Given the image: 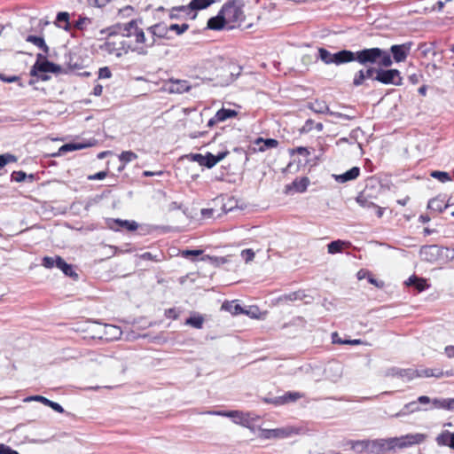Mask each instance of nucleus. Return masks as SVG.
<instances>
[{
  "label": "nucleus",
  "instance_id": "f257e3e1",
  "mask_svg": "<svg viewBox=\"0 0 454 454\" xmlns=\"http://www.w3.org/2000/svg\"><path fill=\"white\" fill-rule=\"evenodd\" d=\"M412 45V42H406L402 44H393L388 50L380 47L364 48V67L369 64L392 67L394 62H403L410 54Z\"/></svg>",
  "mask_w": 454,
  "mask_h": 454
},
{
  "label": "nucleus",
  "instance_id": "f03ea898",
  "mask_svg": "<svg viewBox=\"0 0 454 454\" xmlns=\"http://www.w3.org/2000/svg\"><path fill=\"white\" fill-rule=\"evenodd\" d=\"M425 439L426 434L417 433L407 434L400 437L370 440L368 453L385 454L387 451L395 450L396 448L404 449L415 444H419L423 442Z\"/></svg>",
  "mask_w": 454,
  "mask_h": 454
},
{
  "label": "nucleus",
  "instance_id": "7ed1b4c3",
  "mask_svg": "<svg viewBox=\"0 0 454 454\" xmlns=\"http://www.w3.org/2000/svg\"><path fill=\"white\" fill-rule=\"evenodd\" d=\"M317 52V58L326 65L335 64L340 66L356 61L364 66L363 49L356 51L343 49L332 53L327 49L321 47L318 48Z\"/></svg>",
  "mask_w": 454,
  "mask_h": 454
},
{
  "label": "nucleus",
  "instance_id": "20e7f679",
  "mask_svg": "<svg viewBox=\"0 0 454 454\" xmlns=\"http://www.w3.org/2000/svg\"><path fill=\"white\" fill-rule=\"evenodd\" d=\"M243 0H230L225 3L221 11H223V16L227 24L237 23L236 27H240L245 19Z\"/></svg>",
  "mask_w": 454,
  "mask_h": 454
},
{
  "label": "nucleus",
  "instance_id": "39448f33",
  "mask_svg": "<svg viewBox=\"0 0 454 454\" xmlns=\"http://www.w3.org/2000/svg\"><path fill=\"white\" fill-rule=\"evenodd\" d=\"M301 431V427H296L293 426L273 429L259 428L258 437L262 440L285 439L294 434H300Z\"/></svg>",
  "mask_w": 454,
  "mask_h": 454
},
{
  "label": "nucleus",
  "instance_id": "423d86ee",
  "mask_svg": "<svg viewBox=\"0 0 454 454\" xmlns=\"http://www.w3.org/2000/svg\"><path fill=\"white\" fill-rule=\"evenodd\" d=\"M379 66L378 75H375V82L384 85H403V76L401 72L396 68H390L391 67Z\"/></svg>",
  "mask_w": 454,
  "mask_h": 454
},
{
  "label": "nucleus",
  "instance_id": "0eeeda50",
  "mask_svg": "<svg viewBox=\"0 0 454 454\" xmlns=\"http://www.w3.org/2000/svg\"><path fill=\"white\" fill-rule=\"evenodd\" d=\"M431 403V398L427 395H420L417 398V400L411 401L403 405V407L395 415V418L403 417L414 412H418L420 411H430L432 408L429 405Z\"/></svg>",
  "mask_w": 454,
  "mask_h": 454
},
{
  "label": "nucleus",
  "instance_id": "6e6552de",
  "mask_svg": "<svg viewBox=\"0 0 454 454\" xmlns=\"http://www.w3.org/2000/svg\"><path fill=\"white\" fill-rule=\"evenodd\" d=\"M106 224L107 228L114 231H120L122 229L128 231H135L138 228V223L134 220H123L120 218H106Z\"/></svg>",
  "mask_w": 454,
  "mask_h": 454
},
{
  "label": "nucleus",
  "instance_id": "1a4fd4ad",
  "mask_svg": "<svg viewBox=\"0 0 454 454\" xmlns=\"http://www.w3.org/2000/svg\"><path fill=\"white\" fill-rule=\"evenodd\" d=\"M98 143L96 138H90L89 140H83L82 142H69L62 145L57 153H54L53 156H61L66 153L74 152L77 150H82L85 148H89L96 145Z\"/></svg>",
  "mask_w": 454,
  "mask_h": 454
},
{
  "label": "nucleus",
  "instance_id": "9d476101",
  "mask_svg": "<svg viewBox=\"0 0 454 454\" xmlns=\"http://www.w3.org/2000/svg\"><path fill=\"white\" fill-rule=\"evenodd\" d=\"M208 413L229 417L231 418L233 422L236 424H239L247 428L252 427V420L248 418V414H245L239 411H208Z\"/></svg>",
  "mask_w": 454,
  "mask_h": 454
},
{
  "label": "nucleus",
  "instance_id": "9b49d317",
  "mask_svg": "<svg viewBox=\"0 0 454 454\" xmlns=\"http://www.w3.org/2000/svg\"><path fill=\"white\" fill-rule=\"evenodd\" d=\"M235 25H228L223 16V11H219L215 16H213L207 20V29L220 31L223 29L231 30L235 28Z\"/></svg>",
  "mask_w": 454,
  "mask_h": 454
},
{
  "label": "nucleus",
  "instance_id": "f8f14e48",
  "mask_svg": "<svg viewBox=\"0 0 454 454\" xmlns=\"http://www.w3.org/2000/svg\"><path fill=\"white\" fill-rule=\"evenodd\" d=\"M310 181L307 176H301L295 178L291 184L285 186L286 193H303L307 191Z\"/></svg>",
  "mask_w": 454,
  "mask_h": 454
},
{
  "label": "nucleus",
  "instance_id": "ddd939ff",
  "mask_svg": "<svg viewBox=\"0 0 454 454\" xmlns=\"http://www.w3.org/2000/svg\"><path fill=\"white\" fill-rule=\"evenodd\" d=\"M385 376L387 377H397L401 379H407L408 380H411L414 378H416V370H413L411 368L403 369L398 368L395 366L388 368L386 372Z\"/></svg>",
  "mask_w": 454,
  "mask_h": 454
},
{
  "label": "nucleus",
  "instance_id": "4468645a",
  "mask_svg": "<svg viewBox=\"0 0 454 454\" xmlns=\"http://www.w3.org/2000/svg\"><path fill=\"white\" fill-rule=\"evenodd\" d=\"M55 266L59 269L65 276L72 278L74 280L78 279L79 276L74 270L73 265L67 263L61 256H55Z\"/></svg>",
  "mask_w": 454,
  "mask_h": 454
},
{
  "label": "nucleus",
  "instance_id": "2eb2a0df",
  "mask_svg": "<svg viewBox=\"0 0 454 454\" xmlns=\"http://www.w3.org/2000/svg\"><path fill=\"white\" fill-rule=\"evenodd\" d=\"M360 168L355 166L342 174H333V177L337 183L345 184L347 182L356 180L360 176Z\"/></svg>",
  "mask_w": 454,
  "mask_h": 454
},
{
  "label": "nucleus",
  "instance_id": "dca6fc26",
  "mask_svg": "<svg viewBox=\"0 0 454 454\" xmlns=\"http://www.w3.org/2000/svg\"><path fill=\"white\" fill-rule=\"evenodd\" d=\"M430 408L445 410L449 411H454V397L453 398H431Z\"/></svg>",
  "mask_w": 454,
  "mask_h": 454
},
{
  "label": "nucleus",
  "instance_id": "f3484780",
  "mask_svg": "<svg viewBox=\"0 0 454 454\" xmlns=\"http://www.w3.org/2000/svg\"><path fill=\"white\" fill-rule=\"evenodd\" d=\"M282 301H302L305 300V303H310L313 298L307 294L303 290H298L295 292H291L289 294H283L280 298Z\"/></svg>",
  "mask_w": 454,
  "mask_h": 454
},
{
  "label": "nucleus",
  "instance_id": "a211bd4d",
  "mask_svg": "<svg viewBox=\"0 0 454 454\" xmlns=\"http://www.w3.org/2000/svg\"><path fill=\"white\" fill-rule=\"evenodd\" d=\"M129 51H136L140 55L147 54V50H145V47H132L129 42L123 40L120 43V47L117 48L115 55L117 58H121L123 54H127Z\"/></svg>",
  "mask_w": 454,
  "mask_h": 454
},
{
  "label": "nucleus",
  "instance_id": "6ab92c4d",
  "mask_svg": "<svg viewBox=\"0 0 454 454\" xmlns=\"http://www.w3.org/2000/svg\"><path fill=\"white\" fill-rule=\"evenodd\" d=\"M405 285L408 286H413L418 292H423L429 288L427 280L424 278L418 277L416 275L411 276L406 281Z\"/></svg>",
  "mask_w": 454,
  "mask_h": 454
},
{
  "label": "nucleus",
  "instance_id": "aec40b11",
  "mask_svg": "<svg viewBox=\"0 0 454 454\" xmlns=\"http://www.w3.org/2000/svg\"><path fill=\"white\" fill-rule=\"evenodd\" d=\"M54 25L67 32L71 30L70 15L67 12H59L57 13Z\"/></svg>",
  "mask_w": 454,
  "mask_h": 454
},
{
  "label": "nucleus",
  "instance_id": "412c9836",
  "mask_svg": "<svg viewBox=\"0 0 454 454\" xmlns=\"http://www.w3.org/2000/svg\"><path fill=\"white\" fill-rule=\"evenodd\" d=\"M25 41L30 43H33L38 49H40L43 53L49 54L50 47L47 45L45 39L42 35H28L26 36Z\"/></svg>",
  "mask_w": 454,
  "mask_h": 454
},
{
  "label": "nucleus",
  "instance_id": "4be33fe9",
  "mask_svg": "<svg viewBox=\"0 0 454 454\" xmlns=\"http://www.w3.org/2000/svg\"><path fill=\"white\" fill-rule=\"evenodd\" d=\"M439 446H446L454 450V432L442 431L435 439Z\"/></svg>",
  "mask_w": 454,
  "mask_h": 454
},
{
  "label": "nucleus",
  "instance_id": "5701e85b",
  "mask_svg": "<svg viewBox=\"0 0 454 454\" xmlns=\"http://www.w3.org/2000/svg\"><path fill=\"white\" fill-rule=\"evenodd\" d=\"M38 73H51V74H61L63 72V67L50 60H45L43 65H36Z\"/></svg>",
  "mask_w": 454,
  "mask_h": 454
},
{
  "label": "nucleus",
  "instance_id": "b1692460",
  "mask_svg": "<svg viewBox=\"0 0 454 454\" xmlns=\"http://www.w3.org/2000/svg\"><path fill=\"white\" fill-rule=\"evenodd\" d=\"M351 247V242L342 239H335L327 245V252L331 254L341 253L345 247Z\"/></svg>",
  "mask_w": 454,
  "mask_h": 454
},
{
  "label": "nucleus",
  "instance_id": "393cba45",
  "mask_svg": "<svg viewBox=\"0 0 454 454\" xmlns=\"http://www.w3.org/2000/svg\"><path fill=\"white\" fill-rule=\"evenodd\" d=\"M27 400L40 402V403H43L44 405L51 407L54 411L58 412V413L65 412L64 408L59 403L53 402L43 395H32V396L28 397Z\"/></svg>",
  "mask_w": 454,
  "mask_h": 454
},
{
  "label": "nucleus",
  "instance_id": "a878e982",
  "mask_svg": "<svg viewBox=\"0 0 454 454\" xmlns=\"http://www.w3.org/2000/svg\"><path fill=\"white\" fill-rule=\"evenodd\" d=\"M67 69H63V72L67 74L69 71L80 70L82 68V65L79 62V59L76 55L68 54L65 56Z\"/></svg>",
  "mask_w": 454,
  "mask_h": 454
},
{
  "label": "nucleus",
  "instance_id": "bb28decb",
  "mask_svg": "<svg viewBox=\"0 0 454 454\" xmlns=\"http://www.w3.org/2000/svg\"><path fill=\"white\" fill-rule=\"evenodd\" d=\"M231 256H214L209 254H204L200 258L201 262H209L211 265L215 267H219L224 263L230 262Z\"/></svg>",
  "mask_w": 454,
  "mask_h": 454
},
{
  "label": "nucleus",
  "instance_id": "cd10ccee",
  "mask_svg": "<svg viewBox=\"0 0 454 454\" xmlns=\"http://www.w3.org/2000/svg\"><path fill=\"white\" fill-rule=\"evenodd\" d=\"M190 90V85L187 81L184 80H176L171 81L169 84L168 90L170 93H184Z\"/></svg>",
  "mask_w": 454,
  "mask_h": 454
},
{
  "label": "nucleus",
  "instance_id": "c85d7f7f",
  "mask_svg": "<svg viewBox=\"0 0 454 454\" xmlns=\"http://www.w3.org/2000/svg\"><path fill=\"white\" fill-rule=\"evenodd\" d=\"M349 445L350 448L357 453L368 452L370 447V440H348L346 443Z\"/></svg>",
  "mask_w": 454,
  "mask_h": 454
},
{
  "label": "nucleus",
  "instance_id": "c756f323",
  "mask_svg": "<svg viewBox=\"0 0 454 454\" xmlns=\"http://www.w3.org/2000/svg\"><path fill=\"white\" fill-rule=\"evenodd\" d=\"M416 377L419 378H429V377H435V378H442L443 377V371L440 369H431V368H425V369H417L416 370Z\"/></svg>",
  "mask_w": 454,
  "mask_h": 454
},
{
  "label": "nucleus",
  "instance_id": "7c9ffc66",
  "mask_svg": "<svg viewBox=\"0 0 454 454\" xmlns=\"http://www.w3.org/2000/svg\"><path fill=\"white\" fill-rule=\"evenodd\" d=\"M371 196L367 194L366 190L361 192L356 198V201L364 208H371L375 207V203L371 200Z\"/></svg>",
  "mask_w": 454,
  "mask_h": 454
},
{
  "label": "nucleus",
  "instance_id": "2f4dec72",
  "mask_svg": "<svg viewBox=\"0 0 454 454\" xmlns=\"http://www.w3.org/2000/svg\"><path fill=\"white\" fill-rule=\"evenodd\" d=\"M448 207V204H444V200L439 197L429 200L427 208L434 212L442 213Z\"/></svg>",
  "mask_w": 454,
  "mask_h": 454
},
{
  "label": "nucleus",
  "instance_id": "473e14b6",
  "mask_svg": "<svg viewBox=\"0 0 454 454\" xmlns=\"http://www.w3.org/2000/svg\"><path fill=\"white\" fill-rule=\"evenodd\" d=\"M303 397V394L300 392H294V391H288L286 392L283 395H279V400L278 401L280 405H284L288 403H294L297 400Z\"/></svg>",
  "mask_w": 454,
  "mask_h": 454
},
{
  "label": "nucleus",
  "instance_id": "72a5a7b5",
  "mask_svg": "<svg viewBox=\"0 0 454 454\" xmlns=\"http://www.w3.org/2000/svg\"><path fill=\"white\" fill-rule=\"evenodd\" d=\"M204 324V317L200 313H193L185 319V325L195 329H201Z\"/></svg>",
  "mask_w": 454,
  "mask_h": 454
},
{
  "label": "nucleus",
  "instance_id": "f704fd0d",
  "mask_svg": "<svg viewBox=\"0 0 454 454\" xmlns=\"http://www.w3.org/2000/svg\"><path fill=\"white\" fill-rule=\"evenodd\" d=\"M308 108L316 114H327L329 106L325 101L316 99L314 102L308 104Z\"/></svg>",
  "mask_w": 454,
  "mask_h": 454
},
{
  "label": "nucleus",
  "instance_id": "c9c22d12",
  "mask_svg": "<svg viewBox=\"0 0 454 454\" xmlns=\"http://www.w3.org/2000/svg\"><path fill=\"white\" fill-rule=\"evenodd\" d=\"M238 115V112L234 109L221 108L215 113V119L225 121L228 119L234 118Z\"/></svg>",
  "mask_w": 454,
  "mask_h": 454
},
{
  "label": "nucleus",
  "instance_id": "e433bc0d",
  "mask_svg": "<svg viewBox=\"0 0 454 454\" xmlns=\"http://www.w3.org/2000/svg\"><path fill=\"white\" fill-rule=\"evenodd\" d=\"M261 143H262L263 145L260 146V152H263L267 149L276 148L278 145V141L275 138H256L255 144L260 145Z\"/></svg>",
  "mask_w": 454,
  "mask_h": 454
},
{
  "label": "nucleus",
  "instance_id": "4c0bfd02",
  "mask_svg": "<svg viewBox=\"0 0 454 454\" xmlns=\"http://www.w3.org/2000/svg\"><path fill=\"white\" fill-rule=\"evenodd\" d=\"M222 309L229 311L231 315L234 316L240 314H247V311L245 310L244 308L239 303L232 304L230 302H224L222 305Z\"/></svg>",
  "mask_w": 454,
  "mask_h": 454
},
{
  "label": "nucleus",
  "instance_id": "58836bf2",
  "mask_svg": "<svg viewBox=\"0 0 454 454\" xmlns=\"http://www.w3.org/2000/svg\"><path fill=\"white\" fill-rule=\"evenodd\" d=\"M182 257L185 259H190L192 262L200 261L199 256H202L203 250L201 249H185L181 251Z\"/></svg>",
  "mask_w": 454,
  "mask_h": 454
},
{
  "label": "nucleus",
  "instance_id": "ea45409f",
  "mask_svg": "<svg viewBox=\"0 0 454 454\" xmlns=\"http://www.w3.org/2000/svg\"><path fill=\"white\" fill-rule=\"evenodd\" d=\"M158 38L160 39H167L170 40L172 39V36L168 35V32L170 31L168 29V26H167L163 22H159L155 24Z\"/></svg>",
  "mask_w": 454,
  "mask_h": 454
},
{
  "label": "nucleus",
  "instance_id": "a19ab883",
  "mask_svg": "<svg viewBox=\"0 0 454 454\" xmlns=\"http://www.w3.org/2000/svg\"><path fill=\"white\" fill-rule=\"evenodd\" d=\"M433 250H437L436 245L432 246H423L420 248V255L427 261H433L435 258V255L432 253Z\"/></svg>",
  "mask_w": 454,
  "mask_h": 454
},
{
  "label": "nucleus",
  "instance_id": "79ce46f5",
  "mask_svg": "<svg viewBox=\"0 0 454 454\" xmlns=\"http://www.w3.org/2000/svg\"><path fill=\"white\" fill-rule=\"evenodd\" d=\"M363 72L366 80L371 79L375 82V75H378L379 66L369 64L363 68Z\"/></svg>",
  "mask_w": 454,
  "mask_h": 454
},
{
  "label": "nucleus",
  "instance_id": "37998d69",
  "mask_svg": "<svg viewBox=\"0 0 454 454\" xmlns=\"http://www.w3.org/2000/svg\"><path fill=\"white\" fill-rule=\"evenodd\" d=\"M332 340H333V343H335V344H348V345L356 346V345H359L362 343V340L359 339L342 340L341 338L339 337L337 333H333L332 334Z\"/></svg>",
  "mask_w": 454,
  "mask_h": 454
},
{
  "label": "nucleus",
  "instance_id": "c03bdc74",
  "mask_svg": "<svg viewBox=\"0 0 454 454\" xmlns=\"http://www.w3.org/2000/svg\"><path fill=\"white\" fill-rule=\"evenodd\" d=\"M47 55H48V54H45V53H43H43H37V54H36V60H35V62L34 63V65L31 67V69H30V71H29V74H30L31 76H35V74H37V73H38V70H37V67H36V65H38V64H39V65H43V64H44V61H45V60H49V59H47Z\"/></svg>",
  "mask_w": 454,
  "mask_h": 454
},
{
  "label": "nucleus",
  "instance_id": "a18cd8bd",
  "mask_svg": "<svg viewBox=\"0 0 454 454\" xmlns=\"http://www.w3.org/2000/svg\"><path fill=\"white\" fill-rule=\"evenodd\" d=\"M430 176L440 181L441 183H447L451 180V176L448 172L441 171V170H433L430 173Z\"/></svg>",
  "mask_w": 454,
  "mask_h": 454
},
{
  "label": "nucleus",
  "instance_id": "49530a36",
  "mask_svg": "<svg viewBox=\"0 0 454 454\" xmlns=\"http://www.w3.org/2000/svg\"><path fill=\"white\" fill-rule=\"evenodd\" d=\"M137 158V155L132 152V151H123L118 156L119 161H121L123 164H127Z\"/></svg>",
  "mask_w": 454,
  "mask_h": 454
},
{
  "label": "nucleus",
  "instance_id": "de8ad7c7",
  "mask_svg": "<svg viewBox=\"0 0 454 454\" xmlns=\"http://www.w3.org/2000/svg\"><path fill=\"white\" fill-rule=\"evenodd\" d=\"M17 160V156L10 153L0 154V169L4 168L7 164L16 162Z\"/></svg>",
  "mask_w": 454,
  "mask_h": 454
},
{
  "label": "nucleus",
  "instance_id": "09e8293b",
  "mask_svg": "<svg viewBox=\"0 0 454 454\" xmlns=\"http://www.w3.org/2000/svg\"><path fill=\"white\" fill-rule=\"evenodd\" d=\"M11 182L22 183L27 181V173L23 170H14L10 176Z\"/></svg>",
  "mask_w": 454,
  "mask_h": 454
},
{
  "label": "nucleus",
  "instance_id": "8fccbe9b",
  "mask_svg": "<svg viewBox=\"0 0 454 454\" xmlns=\"http://www.w3.org/2000/svg\"><path fill=\"white\" fill-rule=\"evenodd\" d=\"M189 27L190 26L188 23H183L181 25L171 24L168 26V29L172 32H175L177 35H181L189 29Z\"/></svg>",
  "mask_w": 454,
  "mask_h": 454
},
{
  "label": "nucleus",
  "instance_id": "3c124183",
  "mask_svg": "<svg viewBox=\"0 0 454 454\" xmlns=\"http://www.w3.org/2000/svg\"><path fill=\"white\" fill-rule=\"evenodd\" d=\"M366 79L364 78V74L363 69H359L354 74L352 85L354 87H360L364 84Z\"/></svg>",
  "mask_w": 454,
  "mask_h": 454
},
{
  "label": "nucleus",
  "instance_id": "603ef678",
  "mask_svg": "<svg viewBox=\"0 0 454 454\" xmlns=\"http://www.w3.org/2000/svg\"><path fill=\"white\" fill-rule=\"evenodd\" d=\"M86 23H91V19L88 17L80 16L79 19L71 25L76 29L83 31L85 29Z\"/></svg>",
  "mask_w": 454,
  "mask_h": 454
},
{
  "label": "nucleus",
  "instance_id": "864d4df0",
  "mask_svg": "<svg viewBox=\"0 0 454 454\" xmlns=\"http://www.w3.org/2000/svg\"><path fill=\"white\" fill-rule=\"evenodd\" d=\"M203 160V167L207 168H212L216 165L215 160V154L210 152H207L206 154H204Z\"/></svg>",
  "mask_w": 454,
  "mask_h": 454
},
{
  "label": "nucleus",
  "instance_id": "5fc2aeb1",
  "mask_svg": "<svg viewBox=\"0 0 454 454\" xmlns=\"http://www.w3.org/2000/svg\"><path fill=\"white\" fill-rule=\"evenodd\" d=\"M121 27H121V23H117L115 25L106 27L107 35L114 36V35H121L122 34Z\"/></svg>",
  "mask_w": 454,
  "mask_h": 454
},
{
  "label": "nucleus",
  "instance_id": "6e6d98bb",
  "mask_svg": "<svg viewBox=\"0 0 454 454\" xmlns=\"http://www.w3.org/2000/svg\"><path fill=\"white\" fill-rule=\"evenodd\" d=\"M289 153H290V155H294V154L297 153V154H300V155H306V156H308V155L310 154V152H309L308 147L298 146V147H295V148L289 149Z\"/></svg>",
  "mask_w": 454,
  "mask_h": 454
},
{
  "label": "nucleus",
  "instance_id": "4d7b16f0",
  "mask_svg": "<svg viewBox=\"0 0 454 454\" xmlns=\"http://www.w3.org/2000/svg\"><path fill=\"white\" fill-rule=\"evenodd\" d=\"M133 34V35L136 37L137 43H145V45L146 44L147 40L145 38V32L142 28L136 29V31H134Z\"/></svg>",
  "mask_w": 454,
  "mask_h": 454
},
{
  "label": "nucleus",
  "instance_id": "13d9d810",
  "mask_svg": "<svg viewBox=\"0 0 454 454\" xmlns=\"http://www.w3.org/2000/svg\"><path fill=\"white\" fill-rule=\"evenodd\" d=\"M367 281L371 285H372L380 289H381L385 286V282L383 280L377 279L376 278H374V276L372 273H370L369 276L367 277Z\"/></svg>",
  "mask_w": 454,
  "mask_h": 454
},
{
  "label": "nucleus",
  "instance_id": "bf43d9fd",
  "mask_svg": "<svg viewBox=\"0 0 454 454\" xmlns=\"http://www.w3.org/2000/svg\"><path fill=\"white\" fill-rule=\"evenodd\" d=\"M315 121L312 119H308L304 125L300 129V132L301 134H306L310 132L313 129Z\"/></svg>",
  "mask_w": 454,
  "mask_h": 454
},
{
  "label": "nucleus",
  "instance_id": "052dcab7",
  "mask_svg": "<svg viewBox=\"0 0 454 454\" xmlns=\"http://www.w3.org/2000/svg\"><path fill=\"white\" fill-rule=\"evenodd\" d=\"M42 265L46 269H52L55 266V257L44 256L42 259Z\"/></svg>",
  "mask_w": 454,
  "mask_h": 454
},
{
  "label": "nucleus",
  "instance_id": "680f3d73",
  "mask_svg": "<svg viewBox=\"0 0 454 454\" xmlns=\"http://www.w3.org/2000/svg\"><path fill=\"white\" fill-rule=\"evenodd\" d=\"M168 210L169 211H175V210H182L183 213L184 215H186L187 211H188V208L187 207H184L183 204L181 203H178L176 201H172L169 205H168Z\"/></svg>",
  "mask_w": 454,
  "mask_h": 454
},
{
  "label": "nucleus",
  "instance_id": "e2e57ef3",
  "mask_svg": "<svg viewBox=\"0 0 454 454\" xmlns=\"http://www.w3.org/2000/svg\"><path fill=\"white\" fill-rule=\"evenodd\" d=\"M112 72L108 67H103L98 69V78L99 79H108L111 78Z\"/></svg>",
  "mask_w": 454,
  "mask_h": 454
},
{
  "label": "nucleus",
  "instance_id": "0e129e2a",
  "mask_svg": "<svg viewBox=\"0 0 454 454\" xmlns=\"http://www.w3.org/2000/svg\"><path fill=\"white\" fill-rule=\"evenodd\" d=\"M190 160L198 162L200 166L203 167L204 155L201 153H190L186 156Z\"/></svg>",
  "mask_w": 454,
  "mask_h": 454
},
{
  "label": "nucleus",
  "instance_id": "69168bd1",
  "mask_svg": "<svg viewBox=\"0 0 454 454\" xmlns=\"http://www.w3.org/2000/svg\"><path fill=\"white\" fill-rule=\"evenodd\" d=\"M100 49L105 50L110 54L117 52V48H115V43L113 42H106L102 46H100Z\"/></svg>",
  "mask_w": 454,
  "mask_h": 454
},
{
  "label": "nucleus",
  "instance_id": "338daca9",
  "mask_svg": "<svg viewBox=\"0 0 454 454\" xmlns=\"http://www.w3.org/2000/svg\"><path fill=\"white\" fill-rule=\"evenodd\" d=\"M0 454H20L16 450H13L9 445L0 443Z\"/></svg>",
  "mask_w": 454,
  "mask_h": 454
},
{
  "label": "nucleus",
  "instance_id": "774afa93",
  "mask_svg": "<svg viewBox=\"0 0 454 454\" xmlns=\"http://www.w3.org/2000/svg\"><path fill=\"white\" fill-rule=\"evenodd\" d=\"M241 255L245 259V261L248 262L254 259V252L253 251V249L247 248L241 252Z\"/></svg>",
  "mask_w": 454,
  "mask_h": 454
}]
</instances>
